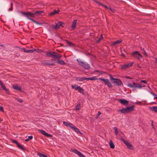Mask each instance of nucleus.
Instances as JSON below:
<instances>
[{
  "label": "nucleus",
  "instance_id": "nucleus-1",
  "mask_svg": "<svg viewBox=\"0 0 157 157\" xmlns=\"http://www.w3.org/2000/svg\"><path fill=\"white\" fill-rule=\"evenodd\" d=\"M43 11H42L39 10L35 12L34 13H32L30 12H28L27 13L22 12V13L23 15H25L27 18L35 23L37 22L34 21L33 19L31 18L30 17H34V15H40L43 13Z\"/></svg>",
  "mask_w": 157,
  "mask_h": 157
},
{
  "label": "nucleus",
  "instance_id": "nucleus-2",
  "mask_svg": "<svg viewBox=\"0 0 157 157\" xmlns=\"http://www.w3.org/2000/svg\"><path fill=\"white\" fill-rule=\"evenodd\" d=\"M47 55L48 56H51L55 59H59L62 57L61 55L53 52H48L47 53Z\"/></svg>",
  "mask_w": 157,
  "mask_h": 157
},
{
  "label": "nucleus",
  "instance_id": "nucleus-3",
  "mask_svg": "<svg viewBox=\"0 0 157 157\" xmlns=\"http://www.w3.org/2000/svg\"><path fill=\"white\" fill-rule=\"evenodd\" d=\"M77 61L78 64L83 68L86 69H89L90 68V65L88 64L82 62L81 60L80 59H77Z\"/></svg>",
  "mask_w": 157,
  "mask_h": 157
},
{
  "label": "nucleus",
  "instance_id": "nucleus-4",
  "mask_svg": "<svg viewBox=\"0 0 157 157\" xmlns=\"http://www.w3.org/2000/svg\"><path fill=\"white\" fill-rule=\"evenodd\" d=\"M77 61L78 64L83 68L86 69H89L90 68V65L88 64L82 62L81 60L80 59H77Z\"/></svg>",
  "mask_w": 157,
  "mask_h": 157
},
{
  "label": "nucleus",
  "instance_id": "nucleus-5",
  "mask_svg": "<svg viewBox=\"0 0 157 157\" xmlns=\"http://www.w3.org/2000/svg\"><path fill=\"white\" fill-rule=\"evenodd\" d=\"M110 78L111 80H113V82L116 83L117 85H120L122 83L118 79L114 78L111 76H110Z\"/></svg>",
  "mask_w": 157,
  "mask_h": 157
},
{
  "label": "nucleus",
  "instance_id": "nucleus-6",
  "mask_svg": "<svg viewBox=\"0 0 157 157\" xmlns=\"http://www.w3.org/2000/svg\"><path fill=\"white\" fill-rule=\"evenodd\" d=\"M132 55L134 57L137 58L138 59H140L142 58V56L137 51H136L133 52Z\"/></svg>",
  "mask_w": 157,
  "mask_h": 157
},
{
  "label": "nucleus",
  "instance_id": "nucleus-7",
  "mask_svg": "<svg viewBox=\"0 0 157 157\" xmlns=\"http://www.w3.org/2000/svg\"><path fill=\"white\" fill-rule=\"evenodd\" d=\"M72 151L73 152H74V153H75L76 154L78 155L80 157H86L85 156L83 155L81 152H80L79 151L76 149H72Z\"/></svg>",
  "mask_w": 157,
  "mask_h": 157
},
{
  "label": "nucleus",
  "instance_id": "nucleus-8",
  "mask_svg": "<svg viewBox=\"0 0 157 157\" xmlns=\"http://www.w3.org/2000/svg\"><path fill=\"white\" fill-rule=\"evenodd\" d=\"M99 79L103 81L105 83V84L107 85L108 87H110L112 86L110 82L108 79H102V78H99Z\"/></svg>",
  "mask_w": 157,
  "mask_h": 157
},
{
  "label": "nucleus",
  "instance_id": "nucleus-9",
  "mask_svg": "<svg viewBox=\"0 0 157 157\" xmlns=\"http://www.w3.org/2000/svg\"><path fill=\"white\" fill-rule=\"evenodd\" d=\"M133 64V62H130L128 63L124 64L122 66V68L125 69L132 66Z\"/></svg>",
  "mask_w": 157,
  "mask_h": 157
},
{
  "label": "nucleus",
  "instance_id": "nucleus-10",
  "mask_svg": "<svg viewBox=\"0 0 157 157\" xmlns=\"http://www.w3.org/2000/svg\"><path fill=\"white\" fill-rule=\"evenodd\" d=\"M123 142L129 149L131 150L133 149V147L130 143L125 140H124Z\"/></svg>",
  "mask_w": 157,
  "mask_h": 157
},
{
  "label": "nucleus",
  "instance_id": "nucleus-11",
  "mask_svg": "<svg viewBox=\"0 0 157 157\" xmlns=\"http://www.w3.org/2000/svg\"><path fill=\"white\" fill-rule=\"evenodd\" d=\"M39 131L43 135L48 137H52V135L42 130H39Z\"/></svg>",
  "mask_w": 157,
  "mask_h": 157
},
{
  "label": "nucleus",
  "instance_id": "nucleus-12",
  "mask_svg": "<svg viewBox=\"0 0 157 157\" xmlns=\"http://www.w3.org/2000/svg\"><path fill=\"white\" fill-rule=\"evenodd\" d=\"M12 86L14 90L19 91H21V87L19 86L18 85L16 84L13 85Z\"/></svg>",
  "mask_w": 157,
  "mask_h": 157
},
{
  "label": "nucleus",
  "instance_id": "nucleus-13",
  "mask_svg": "<svg viewBox=\"0 0 157 157\" xmlns=\"http://www.w3.org/2000/svg\"><path fill=\"white\" fill-rule=\"evenodd\" d=\"M63 24L62 22H59L56 24V26H54V28L56 29L59 28L60 26L63 27Z\"/></svg>",
  "mask_w": 157,
  "mask_h": 157
},
{
  "label": "nucleus",
  "instance_id": "nucleus-14",
  "mask_svg": "<svg viewBox=\"0 0 157 157\" xmlns=\"http://www.w3.org/2000/svg\"><path fill=\"white\" fill-rule=\"evenodd\" d=\"M119 101L121 103L124 105H127L129 102L128 101L124 99H120Z\"/></svg>",
  "mask_w": 157,
  "mask_h": 157
},
{
  "label": "nucleus",
  "instance_id": "nucleus-15",
  "mask_svg": "<svg viewBox=\"0 0 157 157\" xmlns=\"http://www.w3.org/2000/svg\"><path fill=\"white\" fill-rule=\"evenodd\" d=\"M134 105H132V106L129 107H127V109L128 110V112L129 113L131 111H132L134 110Z\"/></svg>",
  "mask_w": 157,
  "mask_h": 157
},
{
  "label": "nucleus",
  "instance_id": "nucleus-16",
  "mask_svg": "<svg viewBox=\"0 0 157 157\" xmlns=\"http://www.w3.org/2000/svg\"><path fill=\"white\" fill-rule=\"evenodd\" d=\"M118 111L123 113H128L127 108H123L121 109L118 110Z\"/></svg>",
  "mask_w": 157,
  "mask_h": 157
},
{
  "label": "nucleus",
  "instance_id": "nucleus-17",
  "mask_svg": "<svg viewBox=\"0 0 157 157\" xmlns=\"http://www.w3.org/2000/svg\"><path fill=\"white\" fill-rule=\"evenodd\" d=\"M149 109L152 111L157 112V106H153L149 107Z\"/></svg>",
  "mask_w": 157,
  "mask_h": 157
},
{
  "label": "nucleus",
  "instance_id": "nucleus-18",
  "mask_svg": "<svg viewBox=\"0 0 157 157\" xmlns=\"http://www.w3.org/2000/svg\"><path fill=\"white\" fill-rule=\"evenodd\" d=\"M60 12V11L59 10H54L52 12L50 13V15H53L55 14L56 13H59Z\"/></svg>",
  "mask_w": 157,
  "mask_h": 157
},
{
  "label": "nucleus",
  "instance_id": "nucleus-19",
  "mask_svg": "<svg viewBox=\"0 0 157 157\" xmlns=\"http://www.w3.org/2000/svg\"><path fill=\"white\" fill-rule=\"evenodd\" d=\"M76 23H77V20H74L73 21V22L72 25L71 26V28L72 29H74L75 27V26H76Z\"/></svg>",
  "mask_w": 157,
  "mask_h": 157
},
{
  "label": "nucleus",
  "instance_id": "nucleus-20",
  "mask_svg": "<svg viewBox=\"0 0 157 157\" xmlns=\"http://www.w3.org/2000/svg\"><path fill=\"white\" fill-rule=\"evenodd\" d=\"M109 145L111 148H114L115 147L114 144L113 143L112 141L111 140H110L109 143Z\"/></svg>",
  "mask_w": 157,
  "mask_h": 157
},
{
  "label": "nucleus",
  "instance_id": "nucleus-21",
  "mask_svg": "<svg viewBox=\"0 0 157 157\" xmlns=\"http://www.w3.org/2000/svg\"><path fill=\"white\" fill-rule=\"evenodd\" d=\"M134 87L140 89L141 88L142 86L139 83H135Z\"/></svg>",
  "mask_w": 157,
  "mask_h": 157
},
{
  "label": "nucleus",
  "instance_id": "nucleus-22",
  "mask_svg": "<svg viewBox=\"0 0 157 157\" xmlns=\"http://www.w3.org/2000/svg\"><path fill=\"white\" fill-rule=\"evenodd\" d=\"M71 87L73 89H75V90H78L79 86L76 84L72 85Z\"/></svg>",
  "mask_w": 157,
  "mask_h": 157
},
{
  "label": "nucleus",
  "instance_id": "nucleus-23",
  "mask_svg": "<svg viewBox=\"0 0 157 157\" xmlns=\"http://www.w3.org/2000/svg\"><path fill=\"white\" fill-rule=\"evenodd\" d=\"M57 63H58L61 65H64L65 64V63L63 61L60 60L59 59L57 61Z\"/></svg>",
  "mask_w": 157,
  "mask_h": 157
},
{
  "label": "nucleus",
  "instance_id": "nucleus-24",
  "mask_svg": "<svg viewBox=\"0 0 157 157\" xmlns=\"http://www.w3.org/2000/svg\"><path fill=\"white\" fill-rule=\"evenodd\" d=\"M1 86L2 89L4 90L7 93H8V90L6 88L5 86L4 85V84H3L2 85H1Z\"/></svg>",
  "mask_w": 157,
  "mask_h": 157
},
{
  "label": "nucleus",
  "instance_id": "nucleus-25",
  "mask_svg": "<svg viewBox=\"0 0 157 157\" xmlns=\"http://www.w3.org/2000/svg\"><path fill=\"white\" fill-rule=\"evenodd\" d=\"M135 83H128V86L130 87H134Z\"/></svg>",
  "mask_w": 157,
  "mask_h": 157
},
{
  "label": "nucleus",
  "instance_id": "nucleus-26",
  "mask_svg": "<svg viewBox=\"0 0 157 157\" xmlns=\"http://www.w3.org/2000/svg\"><path fill=\"white\" fill-rule=\"evenodd\" d=\"M73 129L74 130H75V131L77 133H79V134L81 133L80 131V130L78 128H76V127H75Z\"/></svg>",
  "mask_w": 157,
  "mask_h": 157
},
{
  "label": "nucleus",
  "instance_id": "nucleus-27",
  "mask_svg": "<svg viewBox=\"0 0 157 157\" xmlns=\"http://www.w3.org/2000/svg\"><path fill=\"white\" fill-rule=\"evenodd\" d=\"M113 129L114 130V132L116 134V135L117 136L118 134V131L117 128L115 127L113 128Z\"/></svg>",
  "mask_w": 157,
  "mask_h": 157
},
{
  "label": "nucleus",
  "instance_id": "nucleus-28",
  "mask_svg": "<svg viewBox=\"0 0 157 157\" xmlns=\"http://www.w3.org/2000/svg\"><path fill=\"white\" fill-rule=\"evenodd\" d=\"M63 124L67 127H69L70 126V124H71L68 122L63 121Z\"/></svg>",
  "mask_w": 157,
  "mask_h": 157
},
{
  "label": "nucleus",
  "instance_id": "nucleus-29",
  "mask_svg": "<svg viewBox=\"0 0 157 157\" xmlns=\"http://www.w3.org/2000/svg\"><path fill=\"white\" fill-rule=\"evenodd\" d=\"M122 42L121 40H117L113 43V44L115 45L116 44H119L121 43Z\"/></svg>",
  "mask_w": 157,
  "mask_h": 157
},
{
  "label": "nucleus",
  "instance_id": "nucleus-30",
  "mask_svg": "<svg viewBox=\"0 0 157 157\" xmlns=\"http://www.w3.org/2000/svg\"><path fill=\"white\" fill-rule=\"evenodd\" d=\"M75 80L77 81H83V77L80 78V77H76L75 78Z\"/></svg>",
  "mask_w": 157,
  "mask_h": 157
},
{
  "label": "nucleus",
  "instance_id": "nucleus-31",
  "mask_svg": "<svg viewBox=\"0 0 157 157\" xmlns=\"http://www.w3.org/2000/svg\"><path fill=\"white\" fill-rule=\"evenodd\" d=\"M78 90L79 91V92L82 94H83L84 93L83 91V89L81 88L80 86L78 87Z\"/></svg>",
  "mask_w": 157,
  "mask_h": 157
},
{
  "label": "nucleus",
  "instance_id": "nucleus-32",
  "mask_svg": "<svg viewBox=\"0 0 157 157\" xmlns=\"http://www.w3.org/2000/svg\"><path fill=\"white\" fill-rule=\"evenodd\" d=\"M33 138V136H28V138L27 139H25V141H28L29 140H31Z\"/></svg>",
  "mask_w": 157,
  "mask_h": 157
},
{
  "label": "nucleus",
  "instance_id": "nucleus-33",
  "mask_svg": "<svg viewBox=\"0 0 157 157\" xmlns=\"http://www.w3.org/2000/svg\"><path fill=\"white\" fill-rule=\"evenodd\" d=\"M17 146L19 148H20L23 149V147L22 146L21 144H19V143L17 144Z\"/></svg>",
  "mask_w": 157,
  "mask_h": 157
},
{
  "label": "nucleus",
  "instance_id": "nucleus-34",
  "mask_svg": "<svg viewBox=\"0 0 157 157\" xmlns=\"http://www.w3.org/2000/svg\"><path fill=\"white\" fill-rule=\"evenodd\" d=\"M80 108V105L79 104H78L75 107L76 109L77 110L79 109Z\"/></svg>",
  "mask_w": 157,
  "mask_h": 157
},
{
  "label": "nucleus",
  "instance_id": "nucleus-35",
  "mask_svg": "<svg viewBox=\"0 0 157 157\" xmlns=\"http://www.w3.org/2000/svg\"><path fill=\"white\" fill-rule=\"evenodd\" d=\"M103 6L105 8L108 9H109L110 10V11H112V12L113 11V10L112 9H111V8H108V7H107V6H105V5H103Z\"/></svg>",
  "mask_w": 157,
  "mask_h": 157
},
{
  "label": "nucleus",
  "instance_id": "nucleus-36",
  "mask_svg": "<svg viewBox=\"0 0 157 157\" xmlns=\"http://www.w3.org/2000/svg\"><path fill=\"white\" fill-rule=\"evenodd\" d=\"M97 79V78L96 77H91V78H90V80H95Z\"/></svg>",
  "mask_w": 157,
  "mask_h": 157
},
{
  "label": "nucleus",
  "instance_id": "nucleus-37",
  "mask_svg": "<svg viewBox=\"0 0 157 157\" xmlns=\"http://www.w3.org/2000/svg\"><path fill=\"white\" fill-rule=\"evenodd\" d=\"M67 44L68 45L71 46H72L74 45V44L72 43L69 41H67Z\"/></svg>",
  "mask_w": 157,
  "mask_h": 157
},
{
  "label": "nucleus",
  "instance_id": "nucleus-38",
  "mask_svg": "<svg viewBox=\"0 0 157 157\" xmlns=\"http://www.w3.org/2000/svg\"><path fill=\"white\" fill-rule=\"evenodd\" d=\"M75 126L72 124H71L69 127L71 128L72 129H73Z\"/></svg>",
  "mask_w": 157,
  "mask_h": 157
},
{
  "label": "nucleus",
  "instance_id": "nucleus-39",
  "mask_svg": "<svg viewBox=\"0 0 157 157\" xmlns=\"http://www.w3.org/2000/svg\"><path fill=\"white\" fill-rule=\"evenodd\" d=\"M102 38H103V37H102V35H101L100 38L98 39V40H97V42H99L100 41V40H101V39H102Z\"/></svg>",
  "mask_w": 157,
  "mask_h": 157
},
{
  "label": "nucleus",
  "instance_id": "nucleus-40",
  "mask_svg": "<svg viewBox=\"0 0 157 157\" xmlns=\"http://www.w3.org/2000/svg\"><path fill=\"white\" fill-rule=\"evenodd\" d=\"M38 155L40 157H43V155H44V154H43L41 153H38Z\"/></svg>",
  "mask_w": 157,
  "mask_h": 157
},
{
  "label": "nucleus",
  "instance_id": "nucleus-41",
  "mask_svg": "<svg viewBox=\"0 0 157 157\" xmlns=\"http://www.w3.org/2000/svg\"><path fill=\"white\" fill-rule=\"evenodd\" d=\"M83 81L84 80H90V78H85V77H83Z\"/></svg>",
  "mask_w": 157,
  "mask_h": 157
},
{
  "label": "nucleus",
  "instance_id": "nucleus-42",
  "mask_svg": "<svg viewBox=\"0 0 157 157\" xmlns=\"http://www.w3.org/2000/svg\"><path fill=\"white\" fill-rule=\"evenodd\" d=\"M0 110L2 112H4V109L2 107L0 106Z\"/></svg>",
  "mask_w": 157,
  "mask_h": 157
},
{
  "label": "nucleus",
  "instance_id": "nucleus-43",
  "mask_svg": "<svg viewBox=\"0 0 157 157\" xmlns=\"http://www.w3.org/2000/svg\"><path fill=\"white\" fill-rule=\"evenodd\" d=\"M12 3L11 4V7L9 9V11H11L12 10L13 8H12Z\"/></svg>",
  "mask_w": 157,
  "mask_h": 157
},
{
  "label": "nucleus",
  "instance_id": "nucleus-44",
  "mask_svg": "<svg viewBox=\"0 0 157 157\" xmlns=\"http://www.w3.org/2000/svg\"><path fill=\"white\" fill-rule=\"evenodd\" d=\"M141 83L143 82L145 84H147V82L145 80H141Z\"/></svg>",
  "mask_w": 157,
  "mask_h": 157
},
{
  "label": "nucleus",
  "instance_id": "nucleus-45",
  "mask_svg": "<svg viewBox=\"0 0 157 157\" xmlns=\"http://www.w3.org/2000/svg\"><path fill=\"white\" fill-rule=\"evenodd\" d=\"M17 100L20 102H22V100L21 99L19 98H17Z\"/></svg>",
  "mask_w": 157,
  "mask_h": 157
},
{
  "label": "nucleus",
  "instance_id": "nucleus-46",
  "mask_svg": "<svg viewBox=\"0 0 157 157\" xmlns=\"http://www.w3.org/2000/svg\"><path fill=\"white\" fill-rule=\"evenodd\" d=\"M34 51V50H27V52H32Z\"/></svg>",
  "mask_w": 157,
  "mask_h": 157
},
{
  "label": "nucleus",
  "instance_id": "nucleus-47",
  "mask_svg": "<svg viewBox=\"0 0 157 157\" xmlns=\"http://www.w3.org/2000/svg\"><path fill=\"white\" fill-rule=\"evenodd\" d=\"M136 104H139L140 105H141V102L140 101H139V102H136L135 103Z\"/></svg>",
  "mask_w": 157,
  "mask_h": 157
},
{
  "label": "nucleus",
  "instance_id": "nucleus-48",
  "mask_svg": "<svg viewBox=\"0 0 157 157\" xmlns=\"http://www.w3.org/2000/svg\"><path fill=\"white\" fill-rule=\"evenodd\" d=\"M13 143H15L16 144H18V143L17 141L16 140H14L13 141Z\"/></svg>",
  "mask_w": 157,
  "mask_h": 157
},
{
  "label": "nucleus",
  "instance_id": "nucleus-49",
  "mask_svg": "<svg viewBox=\"0 0 157 157\" xmlns=\"http://www.w3.org/2000/svg\"><path fill=\"white\" fill-rule=\"evenodd\" d=\"M101 114V113L100 112H98V114L97 117H99L100 115Z\"/></svg>",
  "mask_w": 157,
  "mask_h": 157
},
{
  "label": "nucleus",
  "instance_id": "nucleus-50",
  "mask_svg": "<svg viewBox=\"0 0 157 157\" xmlns=\"http://www.w3.org/2000/svg\"><path fill=\"white\" fill-rule=\"evenodd\" d=\"M143 54H144V55H145L146 56H147V54L146 52L145 51L144 52H143Z\"/></svg>",
  "mask_w": 157,
  "mask_h": 157
},
{
  "label": "nucleus",
  "instance_id": "nucleus-51",
  "mask_svg": "<svg viewBox=\"0 0 157 157\" xmlns=\"http://www.w3.org/2000/svg\"><path fill=\"white\" fill-rule=\"evenodd\" d=\"M4 83L3 82H2L0 80V85H1V86Z\"/></svg>",
  "mask_w": 157,
  "mask_h": 157
},
{
  "label": "nucleus",
  "instance_id": "nucleus-52",
  "mask_svg": "<svg viewBox=\"0 0 157 157\" xmlns=\"http://www.w3.org/2000/svg\"><path fill=\"white\" fill-rule=\"evenodd\" d=\"M43 157H48V156L46 155H43Z\"/></svg>",
  "mask_w": 157,
  "mask_h": 157
},
{
  "label": "nucleus",
  "instance_id": "nucleus-53",
  "mask_svg": "<svg viewBox=\"0 0 157 157\" xmlns=\"http://www.w3.org/2000/svg\"><path fill=\"white\" fill-rule=\"evenodd\" d=\"M141 86H142V87H144L145 86V85H144V84H141Z\"/></svg>",
  "mask_w": 157,
  "mask_h": 157
},
{
  "label": "nucleus",
  "instance_id": "nucleus-54",
  "mask_svg": "<svg viewBox=\"0 0 157 157\" xmlns=\"http://www.w3.org/2000/svg\"><path fill=\"white\" fill-rule=\"evenodd\" d=\"M24 51L25 52L28 53V52H27V50H24Z\"/></svg>",
  "mask_w": 157,
  "mask_h": 157
},
{
  "label": "nucleus",
  "instance_id": "nucleus-55",
  "mask_svg": "<svg viewBox=\"0 0 157 157\" xmlns=\"http://www.w3.org/2000/svg\"><path fill=\"white\" fill-rule=\"evenodd\" d=\"M2 121V120H1V119H0V121Z\"/></svg>",
  "mask_w": 157,
  "mask_h": 157
},
{
  "label": "nucleus",
  "instance_id": "nucleus-56",
  "mask_svg": "<svg viewBox=\"0 0 157 157\" xmlns=\"http://www.w3.org/2000/svg\"><path fill=\"white\" fill-rule=\"evenodd\" d=\"M153 103H154V104H155V103H155V102H153Z\"/></svg>",
  "mask_w": 157,
  "mask_h": 157
}]
</instances>
